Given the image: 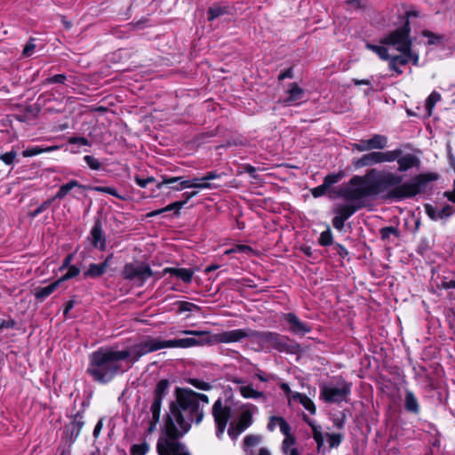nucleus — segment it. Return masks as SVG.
<instances>
[{
  "instance_id": "nucleus-2",
  "label": "nucleus",
  "mask_w": 455,
  "mask_h": 455,
  "mask_svg": "<svg viewBox=\"0 0 455 455\" xmlns=\"http://www.w3.org/2000/svg\"><path fill=\"white\" fill-rule=\"evenodd\" d=\"M208 403L209 398L204 394L187 387L175 389V400L170 404L164 430L156 443L158 455H191L179 439L189 431L192 423L202 422L204 417V408Z\"/></svg>"
},
{
  "instance_id": "nucleus-25",
  "label": "nucleus",
  "mask_w": 455,
  "mask_h": 455,
  "mask_svg": "<svg viewBox=\"0 0 455 455\" xmlns=\"http://www.w3.org/2000/svg\"><path fill=\"white\" fill-rule=\"evenodd\" d=\"M81 188V189H86L87 187L84 186V185H82L80 184L77 180H69L68 182L65 183V184H62L58 192L56 193V195L52 198L54 200L56 199H63L72 189L74 188Z\"/></svg>"
},
{
  "instance_id": "nucleus-58",
  "label": "nucleus",
  "mask_w": 455,
  "mask_h": 455,
  "mask_svg": "<svg viewBox=\"0 0 455 455\" xmlns=\"http://www.w3.org/2000/svg\"><path fill=\"white\" fill-rule=\"evenodd\" d=\"M223 173H220L218 172H209L204 176L200 178L201 181L208 182L209 180H212L215 179H220L222 177Z\"/></svg>"
},
{
  "instance_id": "nucleus-22",
  "label": "nucleus",
  "mask_w": 455,
  "mask_h": 455,
  "mask_svg": "<svg viewBox=\"0 0 455 455\" xmlns=\"http://www.w3.org/2000/svg\"><path fill=\"white\" fill-rule=\"evenodd\" d=\"M393 151L399 152L395 161L398 164L397 170L400 172H404L419 164L418 158L411 154L403 155V151L401 149H394Z\"/></svg>"
},
{
  "instance_id": "nucleus-32",
  "label": "nucleus",
  "mask_w": 455,
  "mask_h": 455,
  "mask_svg": "<svg viewBox=\"0 0 455 455\" xmlns=\"http://www.w3.org/2000/svg\"><path fill=\"white\" fill-rule=\"evenodd\" d=\"M404 405L407 411L418 413L419 411V405L414 394L407 390L405 393Z\"/></svg>"
},
{
  "instance_id": "nucleus-17",
  "label": "nucleus",
  "mask_w": 455,
  "mask_h": 455,
  "mask_svg": "<svg viewBox=\"0 0 455 455\" xmlns=\"http://www.w3.org/2000/svg\"><path fill=\"white\" fill-rule=\"evenodd\" d=\"M281 318L288 324L287 330L296 335H305L312 331V327L305 322H302L295 314H283Z\"/></svg>"
},
{
  "instance_id": "nucleus-19",
  "label": "nucleus",
  "mask_w": 455,
  "mask_h": 455,
  "mask_svg": "<svg viewBox=\"0 0 455 455\" xmlns=\"http://www.w3.org/2000/svg\"><path fill=\"white\" fill-rule=\"evenodd\" d=\"M89 239L94 248L100 249V251L106 249V237L100 220H96L92 228Z\"/></svg>"
},
{
  "instance_id": "nucleus-35",
  "label": "nucleus",
  "mask_w": 455,
  "mask_h": 455,
  "mask_svg": "<svg viewBox=\"0 0 455 455\" xmlns=\"http://www.w3.org/2000/svg\"><path fill=\"white\" fill-rule=\"evenodd\" d=\"M308 426L312 429L313 438L317 444V449L320 450L323 444V435L322 432V427L320 425L315 424V421H308Z\"/></svg>"
},
{
  "instance_id": "nucleus-59",
  "label": "nucleus",
  "mask_w": 455,
  "mask_h": 455,
  "mask_svg": "<svg viewBox=\"0 0 455 455\" xmlns=\"http://www.w3.org/2000/svg\"><path fill=\"white\" fill-rule=\"evenodd\" d=\"M69 144H79L82 146H91L90 141L84 137H71L68 139Z\"/></svg>"
},
{
  "instance_id": "nucleus-54",
  "label": "nucleus",
  "mask_w": 455,
  "mask_h": 455,
  "mask_svg": "<svg viewBox=\"0 0 455 455\" xmlns=\"http://www.w3.org/2000/svg\"><path fill=\"white\" fill-rule=\"evenodd\" d=\"M53 199L50 198L46 201H44L40 206H38L32 213V217H36L39 214H41L43 212H44L46 209L49 208V206L52 204Z\"/></svg>"
},
{
  "instance_id": "nucleus-43",
  "label": "nucleus",
  "mask_w": 455,
  "mask_h": 455,
  "mask_svg": "<svg viewBox=\"0 0 455 455\" xmlns=\"http://www.w3.org/2000/svg\"><path fill=\"white\" fill-rule=\"evenodd\" d=\"M162 402L163 401H161V400L154 398L153 403L150 406V411L152 413V418H153V419H155V421H159Z\"/></svg>"
},
{
  "instance_id": "nucleus-28",
  "label": "nucleus",
  "mask_w": 455,
  "mask_h": 455,
  "mask_svg": "<svg viewBox=\"0 0 455 455\" xmlns=\"http://www.w3.org/2000/svg\"><path fill=\"white\" fill-rule=\"evenodd\" d=\"M107 271L106 264H95L92 263L89 265L88 269L84 273V278H98L103 275Z\"/></svg>"
},
{
  "instance_id": "nucleus-29",
  "label": "nucleus",
  "mask_w": 455,
  "mask_h": 455,
  "mask_svg": "<svg viewBox=\"0 0 455 455\" xmlns=\"http://www.w3.org/2000/svg\"><path fill=\"white\" fill-rule=\"evenodd\" d=\"M60 281H55L54 283L44 286V287H38L36 289L35 296L39 300L45 299L48 296H50L60 285Z\"/></svg>"
},
{
  "instance_id": "nucleus-38",
  "label": "nucleus",
  "mask_w": 455,
  "mask_h": 455,
  "mask_svg": "<svg viewBox=\"0 0 455 455\" xmlns=\"http://www.w3.org/2000/svg\"><path fill=\"white\" fill-rule=\"evenodd\" d=\"M183 180V177H170V176H162V180L156 184V188L158 189L162 188L164 185H169L170 188L172 187H177L180 182Z\"/></svg>"
},
{
  "instance_id": "nucleus-3",
  "label": "nucleus",
  "mask_w": 455,
  "mask_h": 455,
  "mask_svg": "<svg viewBox=\"0 0 455 455\" xmlns=\"http://www.w3.org/2000/svg\"><path fill=\"white\" fill-rule=\"evenodd\" d=\"M128 355L116 347H100L90 355L86 372L94 381L107 384L130 369Z\"/></svg>"
},
{
  "instance_id": "nucleus-15",
  "label": "nucleus",
  "mask_w": 455,
  "mask_h": 455,
  "mask_svg": "<svg viewBox=\"0 0 455 455\" xmlns=\"http://www.w3.org/2000/svg\"><path fill=\"white\" fill-rule=\"evenodd\" d=\"M254 339L267 344L278 351H284L288 348V339L276 332L255 331Z\"/></svg>"
},
{
  "instance_id": "nucleus-57",
  "label": "nucleus",
  "mask_w": 455,
  "mask_h": 455,
  "mask_svg": "<svg viewBox=\"0 0 455 455\" xmlns=\"http://www.w3.org/2000/svg\"><path fill=\"white\" fill-rule=\"evenodd\" d=\"M294 443H295L294 436L285 437L284 440L283 441V444H282L283 451L285 454H289V452H290L289 448L291 446H292Z\"/></svg>"
},
{
  "instance_id": "nucleus-9",
  "label": "nucleus",
  "mask_w": 455,
  "mask_h": 455,
  "mask_svg": "<svg viewBox=\"0 0 455 455\" xmlns=\"http://www.w3.org/2000/svg\"><path fill=\"white\" fill-rule=\"evenodd\" d=\"M180 333L185 335H192V338H182L177 339L167 340V347H192L212 343L210 332L207 331L185 330Z\"/></svg>"
},
{
  "instance_id": "nucleus-8",
  "label": "nucleus",
  "mask_w": 455,
  "mask_h": 455,
  "mask_svg": "<svg viewBox=\"0 0 455 455\" xmlns=\"http://www.w3.org/2000/svg\"><path fill=\"white\" fill-rule=\"evenodd\" d=\"M411 28L409 21L381 38L380 44L391 47L397 52H403L411 49L412 40L410 36Z\"/></svg>"
},
{
  "instance_id": "nucleus-64",
  "label": "nucleus",
  "mask_w": 455,
  "mask_h": 455,
  "mask_svg": "<svg viewBox=\"0 0 455 455\" xmlns=\"http://www.w3.org/2000/svg\"><path fill=\"white\" fill-rule=\"evenodd\" d=\"M333 425L339 429L343 428L345 425V416L341 415L340 417L334 418Z\"/></svg>"
},
{
  "instance_id": "nucleus-24",
  "label": "nucleus",
  "mask_w": 455,
  "mask_h": 455,
  "mask_svg": "<svg viewBox=\"0 0 455 455\" xmlns=\"http://www.w3.org/2000/svg\"><path fill=\"white\" fill-rule=\"evenodd\" d=\"M163 273L174 275L186 283H191L194 275V271L190 268L165 267L164 268Z\"/></svg>"
},
{
  "instance_id": "nucleus-18",
  "label": "nucleus",
  "mask_w": 455,
  "mask_h": 455,
  "mask_svg": "<svg viewBox=\"0 0 455 455\" xmlns=\"http://www.w3.org/2000/svg\"><path fill=\"white\" fill-rule=\"evenodd\" d=\"M285 92L287 97L281 100L284 106L298 105L299 101L302 100L305 96V91L296 83L290 84Z\"/></svg>"
},
{
  "instance_id": "nucleus-34",
  "label": "nucleus",
  "mask_w": 455,
  "mask_h": 455,
  "mask_svg": "<svg viewBox=\"0 0 455 455\" xmlns=\"http://www.w3.org/2000/svg\"><path fill=\"white\" fill-rule=\"evenodd\" d=\"M229 13V9L228 6H221L219 4L212 5L208 10L209 20H214L215 19Z\"/></svg>"
},
{
  "instance_id": "nucleus-36",
  "label": "nucleus",
  "mask_w": 455,
  "mask_h": 455,
  "mask_svg": "<svg viewBox=\"0 0 455 455\" xmlns=\"http://www.w3.org/2000/svg\"><path fill=\"white\" fill-rule=\"evenodd\" d=\"M169 381L167 379H161L154 391V398L163 401L168 394Z\"/></svg>"
},
{
  "instance_id": "nucleus-44",
  "label": "nucleus",
  "mask_w": 455,
  "mask_h": 455,
  "mask_svg": "<svg viewBox=\"0 0 455 455\" xmlns=\"http://www.w3.org/2000/svg\"><path fill=\"white\" fill-rule=\"evenodd\" d=\"M380 237L382 240H388L391 235L398 236L399 232L397 228L394 227H385L379 230Z\"/></svg>"
},
{
  "instance_id": "nucleus-14",
  "label": "nucleus",
  "mask_w": 455,
  "mask_h": 455,
  "mask_svg": "<svg viewBox=\"0 0 455 455\" xmlns=\"http://www.w3.org/2000/svg\"><path fill=\"white\" fill-rule=\"evenodd\" d=\"M400 55H390L388 60V68L394 71L397 76L403 74L401 67L407 65L410 61L414 66L419 65V53L410 49L408 51L400 52Z\"/></svg>"
},
{
  "instance_id": "nucleus-51",
  "label": "nucleus",
  "mask_w": 455,
  "mask_h": 455,
  "mask_svg": "<svg viewBox=\"0 0 455 455\" xmlns=\"http://www.w3.org/2000/svg\"><path fill=\"white\" fill-rule=\"evenodd\" d=\"M17 156V153L14 150L4 153L0 156V160H2L5 164L11 165L13 164L15 158Z\"/></svg>"
},
{
  "instance_id": "nucleus-10",
  "label": "nucleus",
  "mask_w": 455,
  "mask_h": 455,
  "mask_svg": "<svg viewBox=\"0 0 455 455\" xmlns=\"http://www.w3.org/2000/svg\"><path fill=\"white\" fill-rule=\"evenodd\" d=\"M359 159L354 161L355 168L369 167L376 164L395 162L399 154L398 151H367Z\"/></svg>"
},
{
  "instance_id": "nucleus-60",
  "label": "nucleus",
  "mask_w": 455,
  "mask_h": 455,
  "mask_svg": "<svg viewBox=\"0 0 455 455\" xmlns=\"http://www.w3.org/2000/svg\"><path fill=\"white\" fill-rule=\"evenodd\" d=\"M326 188L323 184L311 189V194L314 197L317 198L323 196L327 192Z\"/></svg>"
},
{
  "instance_id": "nucleus-4",
  "label": "nucleus",
  "mask_w": 455,
  "mask_h": 455,
  "mask_svg": "<svg viewBox=\"0 0 455 455\" xmlns=\"http://www.w3.org/2000/svg\"><path fill=\"white\" fill-rule=\"evenodd\" d=\"M236 419L230 422L228 434L232 440L237 437L253 423V415L258 413V407L252 403H246L240 404L237 409Z\"/></svg>"
},
{
  "instance_id": "nucleus-41",
  "label": "nucleus",
  "mask_w": 455,
  "mask_h": 455,
  "mask_svg": "<svg viewBox=\"0 0 455 455\" xmlns=\"http://www.w3.org/2000/svg\"><path fill=\"white\" fill-rule=\"evenodd\" d=\"M441 100V94L434 91L426 100V109L429 115H431L433 108L435 104Z\"/></svg>"
},
{
  "instance_id": "nucleus-31",
  "label": "nucleus",
  "mask_w": 455,
  "mask_h": 455,
  "mask_svg": "<svg viewBox=\"0 0 455 455\" xmlns=\"http://www.w3.org/2000/svg\"><path fill=\"white\" fill-rule=\"evenodd\" d=\"M185 204H186V201H176L174 203H172V204H168L164 208H161V209H158V210H156V211H153V212H149L148 214V216H149V217L157 216V215L162 214V213H164L165 212H169V211H172V210L175 211V214H179L180 210Z\"/></svg>"
},
{
  "instance_id": "nucleus-21",
  "label": "nucleus",
  "mask_w": 455,
  "mask_h": 455,
  "mask_svg": "<svg viewBox=\"0 0 455 455\" xmlns=\"http://www.w3.org/2000/svg\"><path fill=\"white\" fill-rule=\"evenodd\" d=\"M198 188V189H212L217 188L218 186L210 183L201 181L200 178H195L193 180H181L177 187H172V190L173 191H181L184 188Z\"/></svg>"
},
{
  "instance_id": "nucleus-45",
  "label": "nucleus",
  "mask_w": 455,
  "mask_h": 455,
  "mask_svg": "<svg viewBox=\"0 0 455 455\" xmlns=\"http://www.w3.org/2000/svg\"><path fill=\"white\" fill-rule=\"evenodd\" d=\"M188 382L191 384L196 388L201 390H210L212 387L209 382H205L199 379L190 378L188 379Z\"/></svg>"
},
{
  "instance_id": "nucleus-62",
  "label": "nucleus",
  "mask_w": 455,
  "mask_h": 455,
  "mask_svg": "<svg viewBox=\"0 0 455 455\" xmlns=\"http://www.w3.org/2000/svg\"><path fill=\"white\" fill-rule=\"evenodd\" d=\"M249 251H251V248L247 245H237L233 249L228 250L226 253L229 254L231 252H246Z\"/></svg>"
},
{
  "instance_id": "nucleus-56",
  "label": "nucleus",
  "mask_w": 455,
  "mask_h": 455,
  "mask_svg": "<svg viewBox=\"0 0 455 455\" xmlns=\"http://www.w3.org/2000/svg\"><path fill=\"white\" fill-rule=\"evenodd\" d=\"M36 48V44L34 42V39H30L25 45L22 55L25 57H29L33 53L34 50Z\"/></svg>"
},
{
  "instance_id": "nucleus-49",
  "label": "nucleus",
  "mask_w": 455,
  "mask_h": 455,
  "mask_svg": "<svg viewBox=\"0 0 455 455\" xmlns=\"http://www.w3.org/2000/svg\"><path fill=\"white\" fill-rule=\"evenodd\" d=\"M80 273V269L76 267V266H70L68 267V272L62 275L60 279H58V281H60V283L64 282V281H67V280H69L71 278H74L76 276H77Z\"/></svg>"
},
{
  "instance_id": "nucleus-6",
  "label": "nucleus",
  "mask_w": 455,
  "mask_h": 455,
  "mask_svg": "<svg viewBox=\"0 0 455 455\" xmlns=\"http://www.w3.org/2000/svg\"><path fill=\"white\" fill-rule=\"evenodd\" d=\"M167 348V340H161L152 337H147L131 347L122 349L123 352L129 354L127 357V368H132L134 363L147 354Z\"/></svg>"
},
{
  "instance_id": "nucleus-50",
  "label": "nucleus",
  "mask_w": 455,
  "mask_h": 455,
  "mask_svg": "<svg viewBox=\"0 0 455 455\" xmlns=\"http://www.w3.org/2000/svg\"><path fill=\"white\" fill-rule=\"evenodd\" d=\"M319 243L323 246H328L332 243V235L330 229L321 233L319 237Z\"/></svg>"
},
{
  "instance_id": "nucleus-48",
  "label": "nucleus",
  "mask_w": 455,
  "mask_h": 455,
  "mask_svg": "<svg viewBox=\"0 0 455 455\" xmlns=\"http://www.w3.org/2000/svg\"><path fill=\"white\" fill-rule=\"evenodd\" d=\"M92 189H94L95 191L100 192V193L111 195L119 199L124 198L122 196H120L118 194L117 190L113 187H100L99 186V187H94Z\"/></svg>"
},
{
  "instance_id": "nucleus-5",
  "label": "nucleus",
  "mask_w": 455,
  "mask_h": 455,
  "mask_svg": "<svg viewBox=\"0 0 455 455\" xmlns=\"http://www.w3.org/2000/svg\"><path fill=\"white\" fill-rule=\"evenodd\" d=\"M167 348V340H161L152 337H147L131 347L122 349L123 352L129 354L127 357V368H132L134 363L147 354Z\"/></svg>"
},
{
  "instance_id": "nucleus-16",
  "label": "nucleus",
  "mask_w": 455,
  "mask_h": 455,
  "mask_svg": "<svg viewBox=\"0 0 455 455\" xmlns=\"http://www.w3.org/2000/svg\"><path fill=\"white\" fill-rule=\"evenodd\" d=\"M255 330L250 328L235 329L223 331L214 336V340L219 343L239 342L244 339H254Z\"/></svg>"
},
{
  "instance_id": "nucleus-39",
  "label": "nucleus",
  "mask_w": 455,
  "mask_h": 455,
  "mask_svg": "<svg viewBox=\"0 0 455 455\" xmlns=\"http://www.w3.org/2000/svg\"><path fill=\"white\" fill-rule=\"evenodd\" d=\"M175 305L178 307L179 313L193 312V311H200L201 310L199 306H197L192 302H188V301H177L175 303Z\"/></svg>"
},
{
  "instance_id": "nucleus-23",
  "label": "nucleus",
  "mask_w": 455,
  "mask_h": 455,
  "mask_svg": "<svg viewBox=\"0 0 455 455\" xmlns=\"http://www.w3.org/2000/svg\"><path fill=\"white\" fill-rule=\"evenodd\" d=\"M425 210L427 216L433 220L446 219L450 217L453 212L452 207L451 205H446L442 209H438L432 205L427 204L425 206Z\"/></svg>"
},
{
  "instance_id": "nucleus-27",
  "label": "nucleus",
  "mask_w": 455,
  "mask_h": 455,
  "mask_svg": "<svg viewBox=\"0 0 455 455\" xmlns=\"http://www.w3.org/2000/svg\"><path fill=\"white\" fill-rule=\"evenodd\" d=\"M238 391L245 399H265V394L261 391L254 389L251 384L239 387Z\"/></svg>"
},
{
  "instance_id": "nucleus-1",
  "label": "nucleus",
  "mask_w": 455,
  "mask_h": 455,
  "mask_svg": "<svg viewBox=\"0 0 455 455\" xmlns=\"http://www.w3.org/2000/svg\"><path fill=\"white\" fill-rule=\"evenodd\" d=\"M402 181V176L375 168L370 169L363 176H353L337 192V196L346 203L336 205L333 227L342 230L345 221L364 207L369 197H375L388 190V198L403 200L418 195L426 186V180L421 176H415L403 183Z\"/></svg>"
},
{
  "instance_id": "nucleus-12",
  "label": "nucleus",
  "mask_w": 455,
  "mask_h": 455,
  "mask_svg": "<svg viewBox=\"0 0 455 455\" xmlns=\"http://www.w3.org/2000/svg\"><path fill=\"white\" fill-rule=\"evenodd\" d=\"M122 275L124 278L139 282L141 285L153 275V272L147 263H129L124 266Z\"/></svg>"
},
{
  "instance_id": "nucleus-7",
  "label": "nucleus",
  "mask_w": 455,
  "mask_h": 455,
  "mask_svg": "<svg viewBox=\"0 0 455 455\" xmlns=\"http://www.w3.org/2000/svg\"><path fill=\"white\" fill-rule=\"evenodd\" d=\"M232 403L228 400L219 398L215 401L212 408V415L214 419L215 435L220 440L223 438L228 423L234 414Z\"/></svg>"
},
{
  "instance_id": "nucleus-40",
  "label": "nucleus",
  "mask_w": 455,
  "mask_h": 455,
  "mask_svg": "<svg viewBox=\"0 0 455 455\" xmlns=\"http://www.w3.org/2000/svg\"><path fill=\"white\" fill-rule=\"evenodd\" d=\"M344 177L343 172H339L338 173H330L323 179V185L326 188H330L332 185L338 183L339 180H341Z\"/></svg>"
},
{
  "instance_id": "nucleus-11",
  "label": "nucleus",
  "mask_w": 455,
  "mask_h": 455,
  "mask_svg": "<svg viewBox=\"0 0 455 455\" xmlns=\"http://www.w3.org/2000/svg\"><path fill=\"white\" fill-rule=\"evenodd\" d=\"M351 385L341 381L338 385H323L320 389V395L327 403H340L346 401L350 394Z\"/></svg>"
},
{
  "instance_id": "nucleus-55",
  "label": "nucleus",
  "mask_w": 455,
  "mask_h": 455,
  "mask_svg": "<svg viewBox=\"0 0 455 455\" xmlns=\"http://www.w3.org/2000/svg\"><path fill=\"white\" fill-rule=\"evenodd\" d=\"M422 34H423V36L425 37L428 38V44H438L442 40V36H440L438 35H435L434 33H432V32H430L428 30L423 31Z\"/></svg>"
},
{
  "instance_id": "nucleus-33",
  "label": "nucleus",
  "mask_w": 455,
  "mask_h": 455,
  "mask_svg": "<svg viewBox=\"0 0 455 455\" xmlns=\"http://www.w3.org/2000/svg\"><path fill=\"white\" fill-rule=\"evenodd\" d=\"M261 436L258 435H248L243 439L244 451L247 455H253L252 450L250 447L257 446L261 442Z\"/></svg>"
},
{
  "instance_id": "nucleus-30",
  "label": "nucleus",
  "mask_w": 455,
  "mask_h": 455,
  "mask_svg": "<svg viewBox=\"0 0 455 455\" xmlns=\"http://www.w3.org/2000/svg\"><path fill=\"white\" fill-rule=\"evenodd\" d=\"M59 148H60L59 146H50V147H46V148L36 146V147H32V148L25 149L22 152V156L24 157H31V156H37L42 153L52 152V151L58 150Z\"/></svg>"
},
{
  "instance_id": "nucleus-37",
  "label": "nucleus",
  "mask_w": 455,
  "mask_h": 455,
  "mask_svg": "<svg viewBox=\"0 0 455 455\" xmlns=\"http://www.w3.org/2000/svg\"><path fill=\"white\" fill-rule=\"evenodd\" d=\"M366 48L375 52L381 60H387L389 59L388 48L387 45H375L366 44Z\"/></svg>"
},
{
  "instance_id": "nucleus-46",
  "label": "nucleus",
  "mask_w": 455,
  "mask_h": 455,
  "mask_svg": "<svg viewBox=\"0 0 455 455\" xmlns=\"http://www.w3.org/2000/svg\"><path fill=\"white\" fill-rule=\"evenodd\" d=\"M330 448L338 447L343 439L342 434H326Z\"/></svg>"
},
{
  "instance_id": "nucleus-53",
  "label": "nucleus",
  "mask_w": 455,
  "mask_h": 455,
  "mask_svg": "<svg viewBox=\"0 0 455 455\" xmlns=\"http://www.w3.org/2000/svg\"><path fill=\"white\" fill-rule=\"evenodd\" d=\"M66 76L63 74H58L53 76L48 77L44 81V84H64L66 81Z\"/></svg>"
},
{
  "instance_id": "nucleus-20",
  "label": "nucleus",
  "mask_w": 455,
  "mask_h": 455,
  "mask_svg": "<svg viewBox=\"0 0 455 455\" xmlns=\"http://www.w3.org/2000/svg\"><path fill=\"white\" fill-rule=\"evenodd\" d=\"M84 426V416L82 412H77L72 421L66 426L65 432L69 437L71 442H74L80 435V432Z\"/></svg>"
},
{
  "instance_id": "nucleus-63",
  "label": "nucleus",
  "mask_w": 455,
  "mask_h": 455,
  "mask_svg": "<svg viewBox=\"0 0 455 455\" xmlns=\"http://www.w3.org/2000/svg\"><path fill=\"white\" fill-rule=\"evenodd\" d=\"M292 76H293L292 69L291 68H288V69H285V70L282 71L279 74L278 80L279 81H283L285 78H292Z\"/></svg>"
},
{
  "instance_id": "nucleus-61",
  "label": "nucleus",
  "mask_w": 455,
  "mask_h": 455,
  "mask_svg": "<svg viewBox=\"0 0 455 455\" xmlns=\"http://www.w3.org/2000/svg\"><path fill=\"white\" fill-rule=\"evenodd\" d=\"M440 286L445 290L455 289V280H448L447 277H443Z\"/></svg>"
},
{
  "instance_id": "nucleus-47",
  "label": "nucleus",
  "mask_w": 455,
  "mask_h": 455,
  "mask_svg": "<svg viewBox=\"0 0 455 455\" xmlns=\"http://www.w3.org/2000/svg\"><path fill=\"white\" fill-rule=\"evenodd\" d=\"M84 160L89 166V168L93 171H98L101 168V163L100 162V160L92 156L87 155L84 157Z\"/></svg>"
},
{
  "instance_id": "nucleus-26",
  "label": "nucleus",
  "mask_w": 455,
  "mask_h": 455,
  "mask_svg": "<svg viewBox=\"0 0 455 455\" xmlns=\"http://www.w3.org/2000/svg\"><path fill=\"white\" fill-rule=\"evenodd\" d=\"M291 401L299 402L307 411L313 415L316 412V408L314 402L304 394L299 392L292 393L291 398H289V403H291Z\"/></svg>"
},
{
  "instance_id": "nucleus-52",
  "label": "nucleus",
  "mask_w": 455,
  "mask_h": 455,
  "mask_svg": "<svg viewBox=\"0 0 455 455\" xmlns=\"http://www.w3.org/2000/svg\"><path fill=\"white\" fill-rule=\"evenodd\" d=\"M278 426L280 427V431L282 432V434L285 437L293 436L291 434V427H290V425L284 420L283 418L278 419Z\"/></svg>"
},
{
  "instance_id": "nucleus-13",
  "label": "nucleus",
  "mask_w": 455,
  "mask_h": 455,
  "mask_svg": "<svg viewBox=\"0 0 455 455\" xmlns=\"http://www.w3.org/2000/svg\"><path fill=\"white\" fill-rule=\"evenodd\" d=\"M388 138L386 135L375 133L369 139H363L351 144L353 151H383L387 147Z\"/></svg>"
},
{
  "instance_id": "nucleus-42",
  "label": "nucleus",
  "mask_w": 455,
  "mask_h": 455,
  "mask_svg": "<svg viewBox=\"0 0 455 455\" xmlns=\"http://www.w3.org/2000/svg\"><path fill=\"white\" fill-rule=\"evenodd\" d=\"M149 451V444L146 442L142 443L133 444L131 448L132 455H146Z\"/></svg>"
}]
</instances>
